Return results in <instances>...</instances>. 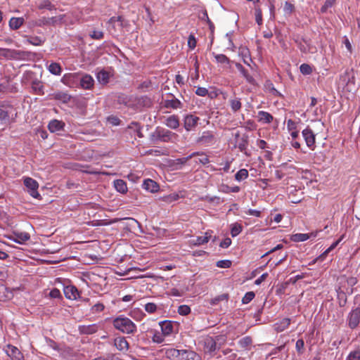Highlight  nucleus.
Wrapping results in <instances>:
<instances>
[{"label": "nucleus", "mask_w": 360, "mask_h": 360, "mask_svg": "<svg viewBox=\"0 0 360 360\" xmlns=\"http://www.w3.org/2000/svg\"><path fill=\"white\" fill-rule=\"evenodd\" d=\"M167 356L173 360H199V356L194 352L186 349H169L166 352Z\"/></svg>", "instance_id": "nucleus-1"}, {"label": "nucleus", "mask_w": 360, "mask_h": 360, "mask_svg": "<svg viewBox=\"0 0 360 360\" xmlns=\"http://www.w3.org/2000/svg\"><path fill=\"white\" fill-rule=\"evenodd\" d=\"M113 326L123 333L133 334L136 331L135 323L127 317H117L115 319Z\"/></svg>", "instance_id": "nucleus-2"}, {"label": "nucleus", "mask_w": 360, "mask_h": 360, "mask_svg": "<svg viewBox=\"0 0 360 360\" xmlns=\"http://www.w3.org/2000/svg\"><path fill=\"white\" fill-rule=\"evenodd\" d=\"M175 136V133L168 129L158 127L155 132L150 135V139L152 141L160 140L163 142H169Z\"/></svg>", "instance_id": "nucleus-3"}, {"label": "nucleus", "mask_w": 360, "mask_h": 360, "mask_svg": "<svg viewBox=\"0 0 360 360\" xmlns=\"http://www.w3.org/2000/svg\"><path fill=\"white\" fill-rule=\"evenodd\" d=\"M65 15H60L58 16H54L51 18H45L43 17L39 19L36 22V25L37 26L41 27L44 25H53L55 26L56 25H61L64 22Z\"/></svg>", "instance_id": "nucleus-4"}, {"label": "nucleus", "mask_w": 360, "mask_h": 360, "mask_svg": "<svg viewBox=\"0 0 360 360\" xmlns=\"http://www.w3.org/2000/svg\"><path fill=\"white\" fill-rule=\"evenodd\" d=\"M24 185L28 189V192L33 198H38L40 196L37 191L39 184L37 181L30 177H26L24 179Z\"/></svg>", "instance_id": "nucleus-5"}, {"label": "nucleus", "mask_w": 360, "mask_h": 360, "mask_svg": "<svg viewBox=\"0 0 360 360\" xmlns=\"http://www.w3.org/2000/svg\"><path fill=\"white\" fill-rule=\"evenodd\" d=\"M348 326L351 329L356 328L360 322V308L356 307L349 314L347 317Z\"/></svg>", "instance_id": "nucleus-6"}, {"label": "nucleus", "mask_w": 360, "mask_h": 360, "mask_svg": "<svg viewBox=\"0 0 360 360\" xmlns=\"http://www.w3.org/2000/svg\"><path fill=\"white\" fill-rule=\"evenodd\" d=\"M302 136L305 140L307 146L314 149L315 147V134L313 131L307 127L302 131Z\"/></svg>", "instance_id": "nucleus-7"}, {"label": "nucleus", "mask_w": 360, "mask_h": 360, "mask_svg": "<svg viewBox=\"0 0 360 360\" xmlns=\"http://www.w3.org/2000/svg\"><path fill=\"white\" fill-rule=\"evenodd\" d=\"M6 352L12 360H25L22 352L15 346L8 345Z\"/></svg>", "instance_id": "nucleus-8"}, {"label": "nucleus", "mask_w": 360, "mask_h": 360, "mask_svg": "<svg viewBox=\"0 0 360 360\" xmlns=\"http://www.w3.org/2000/svg\"><path fill=\"white\" fill-rule=\"evenodd\" d=\"M8 52L11 53V56H13V59H21V60H26V59H31L32 57L35 56L34 53L30 52V51H8Z\"/></svg>", "instance_id": "nucleus-9"}, {"label": "nucleus", "mask_w": 360, "mask_h": 360, "mask_svg": "<svg viewBox=\"0 0 360 360\" xmlns=\"http://www.w3.org/2000/svg\"><path fill=\"white\" fill-rule=\"evenodd\" d=\"M199 121V117L193 115H186L184 118V127L187 131L194 128Z\"/></svg>", "instance_id": "nucleus-10"}, {"label": "nucleus", "mask_w": 360, "mask_h": 360, "mask_svg": "<svg viewBox=\"0 0 360 360\" xmlns=\"http://www.w3.org/2000/svg\"><path fill=\"white\" fill-rule=\"evenodd\" d=\"M64 294L69 300H76L79 296L77 288L73 285H68L64 288Z\"/></svg>", "instance_id": "nucleus-11"}, {"label": "nucleus", "mask_w": 360, "mask_h": 360, "mask_svg": "<svg viewBox=\"0 0 360 360\" xmlns=\"http://www.w3.org/2000/svg\"><path fill=\"white\" fill-rule=\"evenodd\" d=\"M171 99H167L164 101V106L166 108L178 109L183 108V103L173 95Z\"/></svg>", "instance_id": "nucleus-12"}, {"label": "nucleus", "mask_w": 360, "mask_h": 360, "mask_svg": "<svg viewBox=\"0 0 360 360\" xmlns=\"http://www.w3.org/2000/svg\"><path fill=\"white\" fill-rule=\"evenodd\" d=\"M205 352L212 353L217 349V343L212 337H207L204 340Z\"/></svg>", "instance_id": "nucleus-13"}, {"label": "nucleus", "mask_w": 360, "mask_h": 360, "mask_svg": "<svg viewBox=\"0 0 360 360\" xmlns=\"http://www.w3.org/2000/svg\"><path fill=\"white\" fill-rule=\"evenodd\" d=\"M114 345L120 351H127L129 343L124 337H119L114 340Z\"/></svg>", "instance_id": "nucleus-14"}, {"label": "nucleus", "mask_w": 360, "mask_h": 360, "mask_svg": "<svg viewBox=\"0 0 360 360\" xmlns=\"http://www.w3.org/2000/svg\"><path fill=\"white\" fill-rule=\"evenodd\" d=\"M235 65L249 84H255V79L248 72V71L244 68V67L240 63H235Z\"/></svg>", "instance_id": "nucleus-15"}, {"label": "nucleus", "mask_w": 360, "mask_h": 360, "mask_svg": "<svg viewBox=\"0 0 360 360\" xmlns=\"http://www.w3.org/2000/svg\"><path fill=\"white\" fill-rule=\"evenodd\" d=\"M94 80L93 77L89 75H84L80 80V84L83 89H90L93 87Z\"/></svg>", "instance_id": "nucleus-16"}, {"label": "nucleus", "mask_w": 360, "mask_h": 360, "mask_svg": "<svg viewBox=\"0 0 360 360\" xmlns=\"http://www.w3.org/2000/svg\"><path fill=\"white\" fill-rule=\"evenodd\" d=\"M143 188L150 193H155L159 190V185L152 179H146L143 181Z\"/></svg>", "instance_id": "nucleus-17"}, {"label": "nucleus", "mask_w": 360, "mask_h": 360, "mask_svg": "<svg viewBox=\"0 0 360 360\" xmlns=\"http://www.w3.org/2000/svg\"><path fill=\"white\" fill-rule=\"evenodd\" d=\"M97 330L98 326L96 324L79 326V331L81 334L91 335L95 333Z\"/></svg>", "instance_id": "nucleus-18"}, {"label": "nucleus", "mask_w": 360, "mask_h": 360, "mask_svg": "<svg viewBox=\"0 0 360 360\" xmlns=\"http://www.w3.org/2000/svg\"><path fill=\"white\" fill-rule=\"evenodd\" d=\"M65 123L63 122L53 120L49 122L48 128L51 132H56L63 129Z\"/></svg>", "instance_id": "nucleus-19"}, {"label": "nucleus", "mask_w": 360, "mask_h": 360, "mask_svg": "<svg viewBox=\"0 0 360 360\" xmlns=\"http://www.w3.org/2000/svg\"><path fill=\"white\" fill-rule=\"evenodd\" d=\"M161 330L164 335H169L173 331V323L171 321H164L160 323Z\"/></svg>", "instance_id": "nucleus-20"}, {"label": "nucleus", "mask_w": 360, "mask_h": 360, "mask_svg": "<svg viewBox=\"0 0 360 360\" xmlns=\"http://www.w3.org/2000/svg\"><path fill=\"white\" fill-rule=\"evenodd\" d=\"M15 238L13 240L15 243L22 244L30 240V236L27 232H14Z\"/></svg>", "instance_id": "nucleus-21"}, {"label": "nucleus", "mask_w": 360, "mask_h": 360, "mask_svg": "<svg viewBox=\"0 0 360 360\" xmlns=\"http://www.w3.org/2000/svg\"><path fill=\"white\" fill-rule=\"evenodd\" d=\"M165 124L170 129H175L179 126V117L176 115H171L166 119Z\"/></svg>", "instance_id": "nucleus-22"}, {"label": "nucleus", "mask_w": 360, "mask_h": 360, "mask_svg": "<svg viewBox=\"0 0 360 360\" xmlns=\"http://www.w3.org/2000/svg\"><path fill=\"white\" fill-rule=\"evenodd\" d=\"M24 23L22 18H11L9 20V27L11 30H15L19 29Z\"/></svg>", "instance_id": "nucleus-23"}, {"label": "nucleus", "mask_w": 360, "mask_h": 360, "mask_svg": "<svg viewBox=\"0 0 360 360\" xmlns=\"http://www.w3.org/2000/svg\"><path fill=\"white\" fill-rule=\"evenodd\" d=\"M229 299V295L228 293H224V294H221V295H219L214 298H212L209 300V303L210 305H217L220 302H223V301H225V302H228Z\"/></svg>", "instance_id": "nucleus-24"}, {"label": "nucleus", "mask_w": 360, "mask_h": 360, "mask_svg": "<svg viewBox=\"0 0 360 360\" xmlns=\"http://www.w3.org/2000/svg\"><path fill=\"white\" fill-rule=\"evenodd\" d=\"M214 139V136L210 131H204L202 135L197 139L198 143H210Z\"/></svg>", "instance_id": "nucleus-25"}, {"label": "nucleus", "mask_w": 360, "mask_h": 360, "mask_svg": "<svg viewBox=\"0 0 360 360\" xmlns=\"http://www.w3.org/2000/svg\"><path fill=\"white\" fill-rule=\"evenodd\" d=\"M114 186L115 189L121 193H125L127 191V184L122 179L115 180L114 181Z\"/></svg>", "instance_id": "nucleus-26"}, {"label": "nucleus", "mask_w": 360, "mask_h": 360, "mask_svg": "<svg viewBox=\"0 0 360 360\" xmlns=\"http://www.w3.org/2000/svg\"><path fill=\"white\" fill-rule=\"evenodd\" d=\"M238 344L240 346V347L243 348L244 349L248 350L250 349L252 344V338L250 336H245L238 341Z\"/></svg>", "instance_id": "nucleus-27"}, {"label": "nucleus", "mask_w": 360, "mask_h": 360, "mask_svg": "<svg viewBox=\"0 0 360 360\" xmlns=\"http://www.w3.org/2000/svg\"><path fill=\"white\" fill-rule=\"evenodd\" d=\"M39 10L47 9L49 11L56 10V6L49 0H42L37 5Z\"/></svg>", "instance_id": "nucleus-28"}, {"label": "nucleus", "mask_w": 360, "mask_h": 360, "mask_svg": "<svg viewBox=\"0 0 360 360\" xmlns=\"http://www.w3.org/2000/svg\"><path fill=\"white\" fill-rule=\"evenodd\" d=\"M290 323V319L288 318H285L280 323H277L275 324V328L278 332H282L285 330Z\"/></svg>", "instance_id": "nucleus-29"}, {"label": "nucleus", "mask_w": 360, "mask_h": 360, "mask_svg": "<svg viewBox=\"0 0 360 360\" xmlns=\"http://www.w3.org/2000/svg\"><path fill=\"white\" fill-rule=\"evenodd\" d=\"M44 86L41 83V82L38 80H34L32 82V89H33L34 92L38 95H42L44 94L43 91Z\"/></svg>", "instance_id": "nucleus-30"}, {"label": "nucleus", "mask_w": 360, "mask_h": 360, "mask_svg": "<svg viewBox=\"0 0 360 360\" xmlns=\"http://www.w3.org/2000/svg\"><path fill=\"white\" fill-rule=\"evenodd\" d=\"M12 108L8 107H0V121H6L8 119L9 114L11 112Z\"/></svg>", "instance_id": "nucleus-31"}, {"label": "nucleus", "mask_w": 360, "mask_h": 360, "mask_svg": "<svg viewBox=\"0 0 360 360\" xmlns=\"http://www.w3.org/2000/svg\"><path fill=\"white\" fill-rule=\"evenodd\" d=\"M27 42L34 46H40L45 41V39H41L37 36H30L27 37Z\"/></svg>", "instance_id": "nucleus-32"}, {"label": "nucleus", "mask_w": 360, "mask_h": 360, "mask_svg": "<svg viewBox=\"0 0 360 360\" xmlns=\"http://www.w3.org/2000/svg\"><path fill=\"white\" fill-rule=\"evenodd\" d=\"M203 155V153H201V152H194L193 153H191V155H189L187 157H184V158H178L176 160V164H179V165H184L186 164L189 160H191V158H193V157H195L197 155Z\"/></svg>", "instance_id": "nucleus-33"}, {"label": "nucleus", "mask_w": 360, "mask_h": 360, "mask_svg": "<svg viewBox=\"0 0 360 360\" xmlns=\"http://www.w3.org/2000/svg\"><path fill=\"white\" fill-rule=\"evenodd\" d=\"M49 70L53 75H60L62 69L59 63H51L49 66Z\"/></svg>", "instance_id": "nucleus-34"}, {"label": "nucleus", "mask_w": 360, "mask_h": 360, "mask_svg": "<svg viewBox=\"0 0 360 360\" xmlns=\"http://www.w3.org/2000/svg\"><path fill=\"white\" fill-rule=\"evenodd\" d=\"M210 237H211V236L208 235V233L206 232L205 236L197 237L195 240H193V243L195 245H200L207 243L209 241V239Z\"/></svg>", "instance_id": "nucleus-35"}, {"label": "nucleus", "mask_w": 360, "mask_h": 360, "mask_svg": "<svg viewBox=\"0 0 360 360\" xmlns=\"http://www.w3.org/2000/svg\"><path fill=\"white\" fill-rule=\"evenodd\" d=\"M97 79L100 83L106 84L108 82L109 74L105 70H101L98 73Z\"/></svg>", "instance_id": "nucleus-36"}, {"label": "nucleus", "mask_w": 360, "mask_h": 360, "mask_svg": "<svg viewBox=\"0 0 360 360\" xmlns=\"http://www.w3.org/2000/svg\"><path fill=\"white\" fill-rule=\"evenodd\" d=\"M259 117L260 121H263L265 123H270L273 120V116L267 112H259Z\"/></svg>", "instance_id": "nucleus-37"}, {"label": "nucleus", "mask_w": 360, "mask_h": 360, "mask_svg": "<svg viewBox=\"0 0 360 360\" xmlns=\"http://www.w3.org/2000/svg\"><path fill=\"white\" fill-rule=\"evenodd\" d=\"M242 226L238 223L231 224V234L232 237H236L242 231Z\"/></svg>", "instance_id": "nucleus-38"}, {"label": "nucleus", "mask_w": 360, "mask_h": 360, "mask_svg": "<svg viewBox=\"0 0 360 360\" xmlns=\"http://www.w3.org/2000/svg\"><path fill=\"white\" fill-rule=\"evenodd\" d=\"M230 105H231V110L233 112L238 111L241 108V106H242L241 102L239 98L231 99L230 101Z\"/></svg>", "instance_id": "nucleus-39"}, {"label": "nucleus", "mask_w": 360, "mask_h": 360, "mask_svg": "<svg viewBox=\"0 0 360 360\" xmlns=\"http://www.w3.org/2000/svg\"><path fill=\"white\" fill-rule=\"evenodd\" d=\"M248 176V172L245 169H240L235 175V179L240 181L242 180L245 179Z\"/></svg>", "instance_id": "nucleus-40"}, {"label": "nucleus", "mask_w": 360, "mask_h": 360, "mask_svg": "<svg viewBox=\"0 0 360 360\" xmlns=\"http://www.w3.org/2000/svg\"><path fill=\"white\" fill-rule=\"evenodd\" d=\"M214 58L219 63L229 64L231 62L230 59L224 54H217L214 56Z\"/></svg>", "instance_id": "nucleus-41"}, {"label": "nucleus", "mask_w": 360, "mask_h": 360, "mask_svg": "<svg viewBox=\"0 0 360 360\" xmlns=\"http://www.w3.org/2000/svg\"><path fill=\"white\" fill-rule=\"evenodd\" d=\"M309 238L308 234L306 233H296L292 237V240L295 242H302L307 240Z\"/></svg>", "instance_id": "nucleus-42"}, {"label": "nucleus", "mask_w": 360, "mask_h": 360, "mask_svg": "<svg viewBox=\"0 0 360 360\" xmlns=\"http://www.w3.org/2000/svg\"><path fill=\"white\" fill-rule=\"evenodd\" d=\"M248 136H245V135H244L241 138V139L238 143V148L240 149V150L241 152L245 153V150L247 148V146H248Z\"/></svg>", "instance_id": "nucleus-43"}, {"label": "nucleus", "mask_w": 360, "mask_h": 360, "mask_svg": "<svg viewBox=\"0 0 360 360\" xmlns=\"http://www.w3.org/2000/svg\"><path fill=\"white\" fill-rule=\"evenodd\" d=\"M300 70L303 75H310L312 72L311 67L307 63L302 64L300 67Z\"/></svg>", "instance_id": "nucleus-44"}, {"label": "nucleus", "mask_w": 360, "mask_h": 360, "mask_svg": "<svg viewBox=\"0 0 360 360\" xmlns=\"http://www.w3.org/2000/svg\"><path fill=\"white\" fill-rule=\"evenodd\" d=\"M231 264H232L231 261L229 260V259L219 260L216 264L217 267L223 268V269L229 268L231 266Z\"/></svg>", "instance_id": "nucleus-45"}, {"label": "nucleus", "mask_w": 360, "mask_h": 360, "mask_svg": "<svg viewBox=\"0 0 360 360\" xmlns=\"http://www.w3.org/2000/svg\"><path fill=\"white\" fill-rule=\"evenodd\" d=\"M178 313L182 316H186L191 313V308L188 305H181L178 308Z\"/></svg>", "instance_id": "nucleus-46"}, {"label": "nucleus", "mask_w": 360, "mask_h": 360, "mask_svg": "<svg viewBox=\"0 0 360 360\" xmlns=\"http://www.w3.org/2000/svg\"><path fill=\"white\" fill-rule=\"evenodd\" d=\"M304 342L302 339H299L296 342L295 348L298 354H302L304 353Z\"/></svg>", "instance_id": "nucleus-47"}, {"label": "nucleus", "mask_w": 360, "mask_h": 360, "mask_svg": "<svg viewBox=\"0 0 360 360\" xmlns=\"http://www.w3.org/2000/svg\"><path fill=\"white\" fill-rule=\"evenodd\" d=\"M145 310L150 314L155 313L158 309L157 305L153 302H148L145 304Z\"/></svg>", "instance_id": "nucleus-48"}, {"label": "nucleus", "mask_w": 360, "mask_h": 360, "mask_svg": "<svg viewBox=\"0 0 360 360\" xmlns=\"http://www.w3.org/2000/svg\"><path fill=\"white\" fill-rule=\"evenodd\" d=\"M346 360H360V350L356 349L351 352Z\"/></svg>", "instance_id": "nucleus-49"}, {"label": "nucleus", "mask_w": 360, "mask_h": 360, "mask_svg": "<svg viewBox=\"0 0 360 360\" xmlns=\"http://www.w3.org/2000/svg\"><path fill=\"white\" fill-rule=\"evenodd\" d=\"M255 293L254 292H248L245 293V296L243 297L242 299V302L243 304H248L249 303L250 301H252L253 300V298L255 297Z\"/></svg>", "instance_id": "nucleus-50"}, {"label": "nucleus", "mask_w": 360, "mask_h": 360, "mask_svg": "<svg viewBox=\"0 0 360 360\" xmlns=\"http://www.w3.org/2000/svg\"><path fill=\"white\" fill-rule=\"evenodd\" d=\"M283 9L285 13L291 14L295 11V6L292 4L285 1Z\"/></svg>", "instance_id": "nucleus-51"}, {"label": "nucleus", "mask_w": 360, "mask_h": 360, "mask_svg": "<svg viewBox=\"0 0 360 360\" xmlns=\"http://www.w3.org/2000/svg\"><path fill=\"white\" fill-rule=\"evenodd\" d=\"M222 187L224 188L221 191L224 193H229V192L237 193L240 190L239 186L229 187L228 186L223 185Z\"/></svg>", "instance_id": "nucleus-52"}, {"label": "nucleus", "mask_w": 360, "mask_h": 360, "mask_svg": "<svg viewBox=\"0 0 360 360\" xmlns=\"http://www.w3.org/2000/svg\"><path fill=\"white\" fill-rule=\"evenodd\" d=\"M89 36L94 39H101L103 37V32L101 31L94 30L89 34Z\"/></svg>", "instance_id": "nucleus-53"}, {"label": "nucleus", "mask_w": 360, "mask_h": 360, "mask_svg": "<svg viewBox=\"0 0 360 360\" xmlns=\"http://www.w3.org/2000/svg\"><path fill=\"white\" fill-rule=\"evenodd\" d=\"M188 46L191 49H193L196 46V39L193 34L189 35L188 39Z\"/></svg>", "instance_id": "nucleus-54"}, {"label": "nucleus", "mask_w": 360, "mask_h": 360, "mask_svg": "<svg viewBox=\"0 0 360 360\" xmlns=\"http://www.w3.org/2000/svg\"><path fill=\"white\" fill-rule=\"evenodd\" d=\"M255 20L257 23L260 25L262 23V15L260 8L255 9Z\"/></svg>", "instance_id": "nucleus-55"}, {"label": "nucleus", "mask_w": 360, "mask_h": 360, "mask_svg": "<svg viewBox=\"0 0 360 360\" xmlns=\"http://www.w3.org/2000/svg\"><path fill=\"white\" fill-rule=\"evenodd\" d=\"M54 98L57 100H63V101H67L70 99V97L68 94L63 93H56L54 94Z\"/></svg>", "instance_id": "nucleus-56"}, {"label": "nucleus", "mask_w": 360, "mask_h": 360, "mask_svg": "<svg viewBox=\"0 0 360 360\" xmlns=\"http://www.w3.org/2000/svg\"><path fill=\"white\" fill-rule=\"evenodd\" d=\"M302 41H303L304 42H305V41L302 39H295V42L297 43L298 47L300 48V51L303 53H306L307 51H308V47L306 46L305 45H304L302 42Z\"/></svg>", "instance_id": "nucleus-57"}, {"label": "nucleus", "mask_w": 360, "mask_h": 360, "mask_svg": "<svg viewBox=\"0 0 360 360\" xmlns=\"http://www.w3.org/2000/svg\"><path fill=\"white\" fill-rule=\"evenodd\" d=\"M343 236L338 240H336L335 242H334L323 253L322 255H327L328 253H329L330 251H332L333 249H335L337 245L339 244V243L341 241L342 238Z\"/></svg>", "instance_id": "nucleus-58"}, {"label": "nucleus", "mask_w": 360, "mask_h": 360, "mask_svg": "<svg viewBox=\"0 0 360 360\" xmlns=\"http://www.w3.org/2000/svg\"><path fill=\"white\" fill-rule=\"evenodd\" d=\"M195 94L200 96H205L208 94V90L205 87H198Z\"/></svg>", "instance_id": "nucleus-59"}, {"label": "nucleus", "mask_w": 360, "mask_h": 360, "mask_svg": "<svg viewBox=\"0 0 360 360\" xmlns=\"http://www.w3.org/2000/svg\"><path fill=\"white\" fill-rule=\"evenodd\" d=\"M104 308L105 307L102 303H97L92 307L91 310L93 312H100L102 311Z\"/></svg>", "instance_id": "nucleus-60"}, {"label": "nucleus", "mask_w": 360, "mask_h": 360, "mask_svg": "<svg viewBox=\"0 0 360 360\" xmlns=\"http://www.w3.org/2000/svg\"><path fill=\"white\" fill-rule=\"evenodd\" d=\"M49 295L52 298H60L61 297L60 292L57 288H53V290H51L49 293Z\"/></svg>", "instance_id": "nucleus-61"}, {"label": "nucleus", "mask_w": 360, "mask_h": 360, "mask_svg": "<svg viewBox=\"0 0 360 360\" xmlns=\"http://www.w3.org/2000/svg\"><path fill=\"white\" fill-rule=\"evenodd\" d=\"M205 200L210 202H213L217 205L220 204V202H221L220 198L217 197V196H214V197L206 196Z\"/></svg>", "instance_id": "nucleus-62"}, {"label": "nucleus", "mask_w": 360, "mask_h": 360, "mask_svg": "<svg viewBox=\"0 0 360 360\" xmlns=\"http://www.w3.org/2000/svg\"><path fill=\"white\" fill-rule=\"evenodd\" d=\"M231 244V238H225L224 240H223L220 244H219V246L222 248H227L228 247L230 246V245Z\"/></svg>", "instance_id": "nucleus-63"}, {"label": "nucleus", "mask_w": 360, "mask_h": 360, "mask_svg": "<svg viewBox=\"0 0 360 360\" xmlns=\"http://www.w3.org/2000/svg\"><path fill=\"white\" fill-rule=\"evenodd\" d=\"M108 121L110 123L115 126H117L120 124V120L115 116L109 117Z\"/></svg>", "instance_id": "nucleus-64"}]
</instances>
